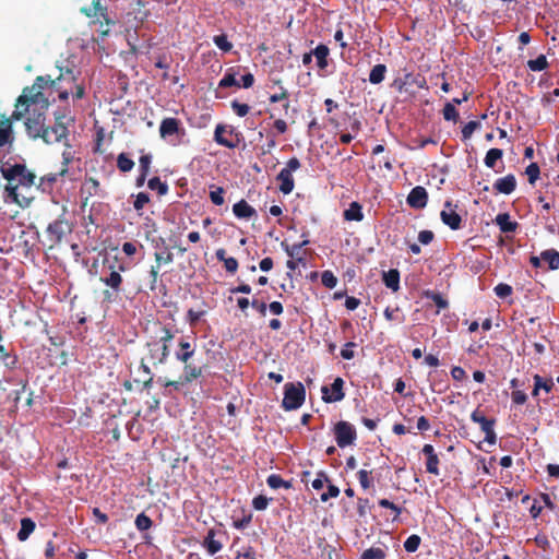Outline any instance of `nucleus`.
Returning <instances> with one entry per match:
<instances>
[{
	"instance_id": "1",
	"label": "nucleus",
	"mask_w": 559,
	"mask_h": 559,
	"mask_svg": "<svg viewBox=\"0 0 559 559\" xmlns=\"http://www.w3.org/2000/svg\"><path fill=\"white\" fill-rule=\"evenodd\" d=\"M45 76H38L31 87H26L17 98L12 114L13 120H20L25 114L28 117L25 127L31 138L37 139L45 130V110L48 108V99L43 94Z\"/></svg>"
},
{
	"instance_id": "2",
	"label": "nucleus",
	"mask_w": 559,
	"mask_h": 559,
	"mask_svg": "<svg viewBox=\"0 0 559 559\" xmlns=\"http://www.w3.org/2000/svg\"><path fill=\"white\" fill-rule=\"evenodd\" d=\"M17 176L10 180L5 188L4 200L7 203H16L21 207L29 205L34 199V181L35 175L27 173L25 169H16Z\"/></svg>"
},
{
	"instance_id": "3",
	"label": "nucleus",
	"mask_w": 559,
	"mask_h": 559,
	"mask_svg": "<svg viewBox=\"0 0 559 559\" xmlns=\"http://www.w3.org/2000/svg\"><path fill=\"white\" fill-rule=\"evenodd\" d=\"M45 79L47 82L43 83V90L48 85L53 87L59 93L60 99H67L69 95L76 99L84 96V86L78 83L76 75L71 69H66L64 71L61 69L59 76L55 80H51L50 76Z\"/></svg>"
},
{
	"instance_id": "4",
	"label": "nucleus",
	"mask_w": 559,
	"mask_h": 559,
	"mask_svg": "<svg viewBox=\"0 0 559 559\" xmlns=\"http://www.w3.org/2000/svg\"><path fill=\"white\" fill-rule=\"evenodd\" d=\"M305 395V388L301 383H286L282 405L286 411L297 409L302 405Z\"/></svg>"
},
{
	"instance_id": "5",
	"label": "nucleus",
	"mask_w": 559,
	"mask_h": 559,
	"mask_svg": "<svg viewBox=\"0 0 559 559\" xmlns=\"http://www.w3.org/2000/svg\"><path fill=\"white\" fill-rule=\"evenodd\" d=\"M214 141L227 148H235L239 143V136L231 126L219 123L214 131Z\"/></svg>"
},
{
	"instance_id": "6",
	"label": "nucleus",
	"mask_w": 559,
	"mask_h": 559,
	"mask_svg": "<svg viewBox=\"0 0 559 559\" xmlns=\"http://www.w3.org/2000/svg\"><path fill=\"white\" fill-rule=\"evenodd\" d=\"M335 440L340 448L350 445L356 440V429L347 421H340L334 427Z\"/></svg>"
},
{
	"instance_id": "7",
	"label": "nucleus",
	"mask_w": 559,
	"mask_h": 559,
	"mask_svg": "<svg viewBox=\"0 0 559 559\" xmlns=\"http://www.w3.org/2000/svg\"><path fill=\"white\" fill-rule=\"evenodd\" d=\"M71 231L70 224L64 219H57L48 225L47 235L52 242H60Z\"/></svg>"
},
{
	"instance_id": "8",
	"label": "nucleus",
	"mask_w": 559,
	"mask_h": 559,
	"mask_svg": "<svg viewBox=\"0 0 559 559\" xmlns=\"http://www.w3.org/2000/svg\"><path fill=\"white\" fill-rule=\"evenodd\" d=\"M67 133L66 126L61 122H57L53 127H46L38 138L43 139L47 144H52L66 139Z\"/></svg>"
},
{
	"instance_id": "9",
	"label": "nucleus",
	"mask_w": 559,
	"mask_h": 559,
	"mask_svg": "<svg viewBox=\"0 0 559 559\" xmlns=\"http://www.w3.org/2000/svg\"><path fill=\"white\" fill-rule=\"evenodd\" d=\"M179 121L176 118H165L159 126L160 138L175 144L173 136L179 133Z\"/></svg>"
},
{
	"instance_id": "10",
	"label": "nucleus",
	"mask_w": 559,
	"mask_h": 559,
	"mask_svg": "<svg viewBox=\"0 0 559 559\" xmlns=\"http://www.w3.org/2000/svg\"><path fill=\"white\" fill-rule=\"evenodd\" d=\"M343 380L341 378H336L329 390L326 386L322 388L323 400L325 402H338L343 400Z\"/></svg>"
},
{
	"instance_id": "11",
	"label": "nucleus",
	"mask_w": 559,
	"mask_h": 559,
	"mask_svg": "<svg viewBox=\"0 0 559 559\" xmlns=\"http://www.w3.org/2000/svg\"><path fill=\"white\" fill-rule=\"evenodd\" d=\"M147 347L150 359L154 365L163 364L166 361L169 355L168 345H160V343L153 342L150 343Z\"/></svg>"
},
{
	"instance_id": "12",
	"label": "nucleus",
	"mask_w": 559,
	"mask_h": 559,
	"mask_svg": "<svg viewBox=\"0 0 559 559\" xmlns=\"http://www.w3.org/2000/svg\"><path fill=\"white\" fill-rule=\"evenodd\" d=\"M16 365L14 355H2L0 357V391H4V383L8 382V373Z\"/></svg>"
},
{
	"instance_id": "13",
	"label": "nucleus",
	"mask_w": 559,
	"mask_h": 559,
	"mask_svg": "<svg viewBox=\"0 0 559 559\" xmlns=\"http://www.w3.org/2000/svg\"><path fill=\"white\" fill-rule=\"evenodd\" d=\"M428 200V194L425 188L415 187L412 189L407 197V203L409 206L414 209H423L426 206Z\"/></svg>"
},
{
	"instance_id": "14",
	"label": "nucleus",
	"mask_w": 559,
	"mask_h": 559,
	"mask_svg": "<svg viewBox=\"0 0 559 559\" xmlns=\"http://www.w3.org/2000/svg\"><path fill=\"white\" fill-rule=\"evenodd\" d=\"M441 219L448 225L451 229H457L461 225L460 215L452 209L451 204L448 202L444 205V209L441 211Z\"/></svg>"
},
{
	"instance_id": "15",
	"label": "nucleus",
	"mask_w": 559,
	"mask_h": 559,
	"mask_svg": "<svg viewBox=\"0 0 559 559\" xmlns=\"http://www.w3.org/2000/svg\"><path fill=\"white\" fill-rule=\"evenodd\" d=\"M179 348L176 353V358L187 364L188 360L194 355L195 352V344L189 340V337L181 338L179 342Z\"/></svg>"
},
{
	"instance_id": "16",
	"label": "nucleus",
	"mask_w": 559,
	"mask_h": 559,
	"mask_svg": "<svg viewBox=\"0 0 559 559\" xmlns=\"http://www.w3.org/2000/svg\"><path fill=\"white\" fill-rule=\"evenodd\" d=\"M516 186V180L513 175H508L506 177L499 178L496 180L493 187L495 189L503 194H510L514 191Z\"/></svg>"
},
{
	"instance_id": "17",
	"label": "nucleus",
	"mask_w": 559,
	"mask_h": 559,
	"mask_svg": "<svg viewBox=\"0 0 559 559\" xmlns=\"http://www.w3.org/2000/svg\"><path fill=\"white\" fill-rule=\"evenodd\" d=\"M277 180L280 181V190L284 194H289L294 190L293 174L288 173V170L282 169L277 175Z\"/></svg>"
},
{
	"instance_id": "18",
	"label": "nucleus",
	"mask_w": 559,
	"mask_h": 559,
	"mask_svg": "<svg viewBox=\"0 0 559 559\" xmlns=\"http://www.w3.org/2000/svg\"><path fill=\"white\" fill-rule=\"evenodd\" d=\"M495 222L502 233H513L518 227V223L511 221L507 213L498 214Z\"/></svg>"
},
{
	"instance_id": "19",
	"label": "nucleus",
	"mask_w": 559,
	"mask_h": 559,
	"mask_svg": "<svg viewBox=\"0 0 559 559\" xmlns=\"http://www.w3.org/2000/svg\"><path fill=\"white\" fill-rule=\"evenodd\" d=\"M233 212L238 218H249L254 214V209L245 200H241L234 204Z\"/></svg>"
},
{
	"instance_id": "20",
	"label": "nucleus",
	"mask_w": 559,
	"mask_h": 559,
	"mask_svg": "<svg viewBox=\"0 0 559 559\" xmlns=\"http://www.w3.org/2000/svg\"><path fill=\"white\" fill-rule=\"evenodd\" d=\"M312 53L317 60V66L320 69H325L328 67V57L330 53L329 48L325 45H319L313 50Z\"/></svg>"
},
{
	"instance_id": "21",
	"label": "nucleus",
	"mask_w": 559,
	"mask_h": 559,
	"mask_svg": "<svg viewBox=\"0 0 559 559\" xmlns=\"http://www.w3.org/2000/svg\"><path fill=\"white\" fill-rule=\"evenodd\" d=\"M383 282L388 288L397 292L400 288V273L397 270L392 269L383 273Z\"/></svg>"
},
{
	"instance_id": "22",
	"label": "nucleus",
	"mask_w": 559,
	"mask_h": 559,
	"mask_svg": "<svg viewBox=\"0 0 559 559\" xmlns=\"http://www.w3.org/2000/svg\"><path fill=\"white\" fill-rule=\"evenodd\" d=\"M534 390L532 392L533 396H537L539 390H544L546 393H549L554 388V381L551 379H544L538 374L534 376Z\"/></svg>"
},
{
	"instance_id": "23",
	"label": "nucleus",
	"mask_w": 559,
	"mask_h": 559,
	"mask_svg": "<svg viewBox=\"0 0 559 559\" xmlns=\"http://www.w3.org/2000/svg\"><path fill=\"white\" fill-rule=\"evenodd\" d=\"M344 218L349 222L350 221H356V222L362 221L364 214H362L360 204L357 202H352L349 204V207L344 211Z\"/></svg>"
},
{
	"instance_id": "24",
	"label": "nucleus",
	"mask_w": 559,
	"mask_h": 559,
	"mask_svg": "<svg viewBox=\"0 0 559 559\" xmlns=\"http://www.w3.org/2000/svg\"><path fill=\"white\" fill-rule=\"evenodd\" d=\"M12 139V123L10 119L0 121V147L9 143Z\"/></svg>"
},
{
	"instance_id": "25",
	"label": "nucleus",
	"mask_w": 559,
	"mask_h": 559,
	"mask_svg": "<svg viewBox=\"0 0 559 559\" xmlns=\"http://www.w3.org/2000/svg\"><path fill=\"white\" fill-rule=\"evenodd\" d=\"M542 259L548 264L550 270L559 269V252L555 249L545 250L542 252Z\"/></svg>"
},
{
	"instance_id": "26",
	"label": "nucleus",
	"mask_w": 559,
	"mask_h": 559,
	"mask_svg": "<svg viewBox=\"0 0 559 559\" xmlns=\"http://www.w3.org/2000/svg\"><path fill=\"white\" fill-rule=\"evenodd\" d=\"M34 530H35V523L31 519H28V518L22 519L21 528L17 533V538L21 542L26 540L28 538V536L34 532Z\"/></svg>"
},
{
	"instance_id": "27",
	"label": "nucleus",
	"mask_w": 559,
	"mask_h": 559,
	"mask_svg": "<svg viewBox=\"0 0 559 559\" xmlns=\"http://www.w3.org/2000/svg\"><path fill=\"white\" fill-rule=\"evenodd\" d=\"M471 419L480 426L484 433L495 425L493 420L486 418L479 411H474L471 415Z\"/></svg>"
},
{
	"instance_id": "28",
	"label": "nucleus",
	"mask_w": 559,
	"mask_h": 559,
	"mask_svg": "<svg viewBox=\"0 0 559 559\" xmlns=\"http://www.w3.org/2000/svg\"><path fill=\"white\" fill-rule=\"evenodd\" d=\"M204 547L206 548L207 552L210 555H215L216 552H218L223 545L221 544V542L216 540L214 538V532L213 531H210L204 539V543H203Z\"/></svg>"
},
{
	"instance_id": "29",
	"label": "nucleus",
	"mask_w": 559,
	"mask_h": 559,
	"mask_svg": "<svg viewBox=\"0 0 559 559\" xmlns=\"http://www.w3.org/2000/svg\"><path fill=\"white\" fill-rule=\"evenodd\" d=\"M156 266L160 267L163 264H170L174 261V254L168 248H163L154 253Z\"/></svg>"
},
{
	"instance_id": "30",
	"label": "nucleus",
	"mask_w": 559,
	"mask_h": 559,
	"mask_svg": "<svg viewBox=\"0 0 559 559\" xmlns=\"http://www.w3.org/2000/svg\"><path fill=\"white\" fill-rule=\"evenodd\" d=\"M386 73V67L384 64L374 66L369 73V82L372 84L381 83Z\"/></svg>"
},
{
	"instance_id": "31",
	"label": "nucleus",
	"mask_w": 559,
	"mask_h": 559,
	"mask_svg": "<svg viewBox=\"0 0 559 559\" xmlns=\"http://www.w3.org/2000/svg\"><path fill=\"white\" fill-rule=\"evenodd\" d=\"M503 156V152L500 148H490L484 159L485 165L488 168H493L496 163L501 159Z\"/></svg>"
},
{
	"instance_id": "32",
	"label": "nucleus",
	"mask_w": 559,
	"mask_h": 559,
	"mask_svg": "<svg viewBox=\"0 0 559 559\" xmlns=\"http://www.w3.org/2000/svg\"><path fill=\"white\" fill-rule=\"evenodd\" d=\"M527 67L531 71L537 72L543 71L548 67V61L546 56L540 55L536 59L528 60Z\"/></svg>"
},
{
	"instance_id": "33",
	"label": "nucleus",
	"mask_w": 559,
	"mask_h": 559,
	"mask_svg": "<svg viewBox=\"0 0 559 559\" xmlns=\"http://www.w3.org/2000/svg\"><path fill=\"white\" fill-rule=\"evenodd\" d=\"M103 282L107 286L118 290L120 287V284L122 282V277L118 271L112 270L111 273L109 274V276L104 278Z\"/></svg>"
},
{
	"instance_id": "34",
	"label": "nucleus",
	"mask_w": 559,
	"mask_h": 559,
	"mask_svg": "<svg viewBox=\"0 0 559 559\" xmlns=\"http://www.w3.org/2000/svg\"><path fill=\"white\" fill-rule=\"evenodd\" d=\"M307 243H308V240H304L300 243L285 246V251H286L287 255H289L290 258H296V260L298 262H300V261H302V258L299 257V253H300L302 247L306 246Z\"/></svg>"
},
{
	"instance_id": "35",
	"label": "nucleus",
	"mask_w": 559,
	"mask_h": 559,
	"mask_svg": "<svg viewBox=\"0 0 559 559\" xmlns=\"http://www.w3.org/2000/svg\"><path fill=\"white\" fill-rule=\"evenodd\" d=\"M385 552L381 548H369L366 549L362 554L360 559H384Z\"/></svg>"
},
{
	"instance_id": "36",
	"label": "nucleus",
	"mask_w": 559,
	"mask_h": 559,
	"mask_svg": "<svg viewBox=\"0 0 559 559\" xmlns=\"http://www.w3.org/2000/svg\"><path fill=\"white\" fill-rule=\"evenodd\" d=\"M213 41L224 52H228L233 48V44L227 39L226 35L214 36Z\"/></svg>"
},
{
	"instance_id": "37",
	"label": "nucleus",
	"mask_w": 559,
	"mask_h": 559,
	"mask_svg": "<svg viewBox=\"0 0 559 559\" xmlns=\"http://www.w3.org/2000/svg\"><path fill=\"white\" fill-rule=\"evenodd\" d=\"M148 188L152 190H157L159 194H166L168 187L165 182H162L159 178L153 177L148 180L147 183Z\"/></svg>"
},
{
	"instance_id": "38",
	"label": "nucleus",
	"mask_w": 559,
	"mask_h": 559,
	"mask_svg": "<svg viewBox=\"0 0 559 559\" xmlns=\"http://www.w3.org/2000/svg\"><path fill=\"white\" fill-rule=\"evenodd\" d=\"M420 545V537L418 535H411L404 542V548L407 552H415Z\"/></svg>"
},
{
	"instance_id": "39",
	"label": "nucleus",
	"mask_w": 559,
	"mask_h": 559,
	"mask_svg": "<svg viewBox=\"0 0 559 559\" xmlns=\"http://www.w3.org/2000/svg\"><path fill=\"white\" fill-rule=\"evenodd\" d=\"M267 485L273 489H278L281 487H289V484H287L281 476L272 474L266 479Z\"/></svg>"
},
{
	"instance_id": "40",
	"label": "nucleus",
	"mask_w": 559,
	"mask_h": 559,
	"mask_svg": "<svg viewBox=\"0 0 559 559\" xmlns=\"http://www.w3.org/2000/svg\"><path fill=\"white\" fill-rule=\"evenodd\" d=\"M117 164H118L119 169L123 173L130 171L134 166L133 160L130 159L124 154H120L118 156Z\"/></svg>"
},
{
	"instance_id": "41",
	"label": "nucleus",
	"mask_w": 559,
	"mask_h": 559,
	"mask_svg": "<svg viewBox=\"0 0 559 559\" xmlns=\"http://www.w3.org/2000/svg\"><path fill=\"white\" fill-rule=\"evenodd\" d=\"M321 282L326 288H334L337 284V278L331 271H324L321 275Z\"/></svg>"
},
{
	"instance_id": "42",
	"label": "nucleus",
	"mask_w": 559,
	"mask_h": 559,
	"mask_svg": "<svg viewBox=\"0 0 559 559\" xmlns=\"http://www.w3.org/2000/svg\"><path fill=\"white\" fill-rule=\"evenodd\" d=\"M135 526L139 531H146L152 526V520L144 513H140L135 518Z\"/></svg>"
},
{
	"instance_id": "43",
	"label": "nucleus",
	"mask_w": 559,
	"mask_h": 559,
	"mask_svg": "<svg viewBox=\"0 0 559 559\" xmlns=\"http://www.w3.org/2000/svg\"><path fill=\"white\" fill-rule=\"evenodd\" d=\"M443 117L448 121H456L459 118V112L452 103L445 104L443 108Z\"/></svg>"
},
{
	"instance_id": "44",
	"label": "nucleus",
	"mask_w": 559,
	"mask_h": 559,
	"mask_svg": "<svg viewBox=\"0 0 559 559\" xmlns=\"http://www.w3.org/2000/svg\"><path fill=\"white\" fill-rule=\"evenodd\" d=\"M495 294L499 297V298H506V297H509L512 295L513 293V289L510 285L508 284H504V283H500L498 284L496 287H495Z\"/></svg>"
},
{
	"instance_id": "45",
	"label": "nucleus",
	"mask_w": 559,
	"mask_h": 559,
	"mask_svg": "<svg viewBox=\"0 0 559 559\" xmlns=\"http://www.w3.org/2000/svg\"><path fill=\"white\" fill-rule=\"evenodd\" d=\"M525 173L528 177L530 183L533 185L539 177V167L536 163H532L526 167Z\"/></svg>"
},
{
	"instance_id": "46",
	"label": "nucleus",
	"mask_w": 559,
	"mask_h": 559,
	"mask_svg": "<svg viewBox=\"0 0 559 559\" xmlns=\"http://www.w3.org/2000/svg\"><path fill=\"white\" fill-rule=\"evenodd\" d=\"M480 127L478 121H469L462 129V135L464 140H467L472 136L476 129Z\"/></svg>"
},
{
	"instance_id": "47",
	"label": "nucleus",
	"mask_w": 559,
	"mask_h": 559,
	"mask_svg": "<svg viewBox=\"0 0 559 559\" xmlns=\"http://www.w3.org/2000/svg\"><path fill=\"white\" fill-rule=\"evenodd\" d=\"M357 476H358V481H359L360 486L364 489H368L370 487V485H371L370 472H368L366 469H360L357 473Z\"/></svg>"
},
{
	"instance_id": "48",
	"label": "nucleus",
	"mask_w": 559,
	"mask_h": 559,
	"mask_svg": "<svg viewBox=\"0 0 559 559\" xmlns=\"http://www.w3.org/2000/svg\"><path fill=\"white\" fill-rule=\"evenodd\" d=\"M428 297L435 302L438 308V312L448 307V301L438 293H430Z\"/></svg>"
},
{
	"instance_id": "49",
	"label": "nucleus",
	"mask_w": 559,
	"mask_h": 559,
	"mask_svg": "<svg viewBox=\"0 0 559 559\" xmlns=\"http://www.w3.org/2000/svg\"><path fill=\"white\" fill-rule=\"evenodd\" d=\"M231 108L234 112L239 117H245L249 112V106L247 104L239 103L237 100L231 102Z\"/></svg>"
},
{
	"instance_id": "50",
	"label": "nucleus",
	"mask_w": 559,
	"mask_h": 559,
	"mask_svg": "<svg viewBox=\"0 0 559 559\" xmlns=\"http://www.w3.org/2000/svg\"><path fill=\"white\" fill-rule=\"evenodd\" d=\"M150 201V198L146 193L140 192L136 194L133 206L139 212L141 211Z\"/></svg>"
},
{
	"instance_id": "51",
	"label": "nucleus",
	"mask_w": 559,
	"mask_h": 559,
	"mask_svg": "<svg viewBox=\"0 0 559 559\" xmlns=\"http://www.w3.org/2000/svg\"><path fill=\"white\" fill-rule=\"evenodd\" d=\"M439 459L438 455L428 457L426 462L427 472L433 475H439Z\"/></svg>"
},
{
	"instance_id": "52",
	"label": "nucleus",
	"mask_w": 559,
	"mask_h": 559,
	"mask_svg": "<svg viewBox=\"0 0 559 559\" xmlns=\"http://www.w3.org/2000/svg\"><path fill=\"white\" fill-rule=\"evenodd\" d=\"M221 87H230V86H240V84L237 82L235 74L233 73H226L223 79L219 81L218 84Z\"/></svg>"
},
{
	"instance_id": "53",
	"label": "nucleus",
	"mask_w": 559,
	"mask_h": 559,
	"mask_svg": "<svg viewBox=\"0 0 559 559\" xmlns=\"http://www.w3.org/2000/svg\"><path fill=\"white\" fill-rule=\"evenodd\" d=\"M252 506L255 510L262 511L265 510L269 506V499L264 496H258L253 498Z\"/></svg>"
},
{
	"instance_id": "54",
	"label": "nucleus",
	"mask_w": 559,
	"mask_h": 559,
	"mask_svg": "<svg viewBox=\"0 0 559 559\" xmlns=\"http://www.w3.org/2000/svg\"><path fill=\"white\" fill-rule=\"evenodd\" d=\"M328 481V477L324 473H318L317 477L312 480L311 486L316 490H320L323 488L324 484Z\"/></svg>"
},
{
	"instance_id": "55",
	"label": "nucleus",
	"mask_w": 559,
	"mask_h": 559,
	"mask_svg": "<svg viewBox=\"0 0 559 559\" xmlns=\"http://www.w3.org/2000/svg\"><path fill=\"white\" fill-rule=\"evenodd\" d=\"M223 194H224V190L222 188H217L216 190L211 191V193H210L211 201L215 205H222L224 203Z\"/></svg>"
},
{
	"instance_id": "56",
	"label": "nucleus",
	"mask_w": 559,
	"mask_h": 559,
	"mask_svg": "<svg viewBox=\"0 0 559 559\" xmlns=\"http://www.w3.org/2000/svg\"><path fill=\"white\" fill-rule=\"evenodd\" d=\"M354 347H355V344L353 342H348L344 345V347L342 348L341 350V356L344 358V359H352L354 358L355 354H354Z\"/></svg>"
},
{
	"instance_id": "57",
	"label": "nucleus",
	"mask_w": 559,
	"mask_h": 559,
	"mask_svg": "<svg viewBox=\"0 0 559 559\" xmlns=\"http://www.w3.org/2000/svg\"><path fill=\"white\" fill-rule=\"evenodd\" d=\"M151 165V156L150 155H143L140 158V167L143 170V176L141 179H139V185H141L144 180V176L146 175L148 168Z\"/></svg>"
},
{
	"instance_id": "58",
	"label": "nucleus",
	"mask_w": 559,
	"mask_h": 559,
	"mask_svg": "<svg viewBox=\"0 0 559 559\" xmlns=\"http://www.w3.org/2000/svg\"><path fill=\"white\" fill-rule=\"evenodd\" d=\"M338 495H340V489L334 485H330L328 488V491L323 492L321 495V501L325 502L330 498H336Z\"/></svg>"
},
{
	"instance_id": "59",
	"label": "nucleus",
	"mask_w": 559,
	"mask_h": 559,
	"mask_svg": "<svg viewBox=\"0 0 559 559\" xmlns=\"http://www.w3.org/2000/svg\"><path fill=\"white\" fill-rule=\"evenodd\" d=\"M258 559L255 551L251 547L242 548L238 551L237 559Z\"/></svg>"
},
{
	"instance_id": "60",
	"label": "nucleus",
	"mask_w": 559,
	"mask_h": 559,
	"mask_svg": "<svg viewBox=\"0 0 559 559\" xmlns=\"http://www.w3.org/2000/svg\"><path fill=\"white\" fill-rule=\"evenodd\" d=\"M204 314L203 310H193L190 309L188 311V321L191 325H194Z\"/></svg>"
},
{
	"instance_id": "61",
	"label": "nucleus",
	"mask_w": 559,
	"mask_h": 559,
	"mask_svg": "<svg viewBox=\"0 0 559 559\" xmlns=\"http://www.w3.org/2000/svg\"><path fill=\"white\" fill-rule=\"evenodd\" d=\"M200 373H201L200 369H198L195 367H191L189 365H186L185 374H186L187 381H191L192 379L198 378L200 376Z\"/></svg>"
},
{
	"instance_id": "62",
	"label": "nucleus",
	"mask_w": 559,
	"mask_h": 559,
	"mask_svg": "<svg viewBox=\"0 0 559 559\" xmlns=\"http://www.w3.org/2000/svg\"><path fill=\"white\" fill-rule=\"evenodd\" d=\"M433 240V233L431 230H421L418 234V241L423 245H429Z\"/></svg>"
},
{
	"instance_id": "63",
	"label": "nucleus",
	"mask_w": 559,
	"mask_h": 559,
	"mask_svg": "<svg viewBox=\"0 0 559 559\" xmlns=\"http://www.w3.org/2000/svg\"><path fill=\"white\" fill-rule=\"evenodd\" d=\"M223 262L227 272L235 273L237 271L238 262L235 258H226Z\"/></svg>"
},
{
	"instance_id": "64",
	"label": "nucleus",
	"mask_w": 559,
	"mask_h": 559,
	"mask_svg": "<svg viewBox=\"0 0 559 559\" xmlns=\"http://www.w3.org/2000/svg\"><path fill=\"white\" fill-rule=\"evenodd\" d=\"M451 376L454 380L462 381L465 378L466 373L462 367L456 366L452 368Z\"/></svg>"
}]
</instances>
